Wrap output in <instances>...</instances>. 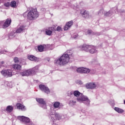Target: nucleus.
<instances>
[{
  "instance_id": "obj_45",
  "label": "nucleus",
  "mask_w": 125,
  "mask_h": 125,
  "mask_svg": "<svg viewBox=\"0 0 125 125\" xmlns=\"http://www.w3.org/2000/svg\"><path fill=\"white\" fill-rule=\"evenodd\" d=\"M80 83H82V82L81 81H80Z\"/></svg>"
},
{
  "instance_id": "obj_32",
  "label": "nucleus",
  "mask_w": 125,
  "mask_h": 125,
  "mask_svg": "<svg viewBox=\"0 0 125 125\" xmlns=\"http://www.w3.org/2000/svg\"><path fill=\"white\" fill-rule=\"evenodd\" d=\"M4 6H6V7H9V6H10V3H9V2H8L7 3H5L4 4Z\"/></svg>"
},
{
  "instance_id": "obj_25",
  "label": "nucleus",
  "mask_w": 125,
  "mask_h": 125,
  "mask_svg": "<svg viewBox=\"0 0 125 125\" xmlns=\"http://www.w3.org/2000/svg\"><path fill=\"white\" fill-rule=\"evenodd\" d=\"M59 106H60V103L59 102H55L53 104V106L56 108H59Z\"/></svg>"
},
{
  "instance_id": "obj_28",
  "label": "nucleus",
  "mask_w": 125,
  "mask_h": 125,
  "mask_svg": "<svg viewBox=\"0 0 125 125\" xmlns=\"http://www.w3.org/2000/svg\"><path fill=\"white\" fill-rule=\"evenodd\" d=\"M104 13V9H101L99 12H98V14L100 16L103 15V14Z\"/></svg>"
},
{
  "instance_id": "obj_29",
  "label": "nucleus",
  "mask_w": 125,
  "mask_h": 125,
  "mask_svg": "<svg viewBox=\"0 0 125 125\" xmlns=\"http://www.w3.org/2000/svg\"><path fill=\"white\" fill-rule=\"evenodd\" d=\"M14 61L16 63H20L21 62H20V60H19V58L18 57H15L14 58Z\"/></svg>"
},
{
  "instance_id": "obj_10",
  "label": "nucleus",
  "mask_w": 125,
  "mask_h": 125,
  "mask_svg": "<svg viewBox=\"0 0 125 125\" xmlns=\"http://www.w3.org/2000/svg\"><path fill=\"white\" fill-rule=\"evenodd\" d=\"M37 102H39L40 104H41V107L43 109H46V103L45 101H44L43 99L38 98L36 99Z\"/></svg>"
},
{
  "instance_id": "obj_9",
  "label": "nucleus",
  "mask_w": 125,
  "mask_h": 125,
  "mask_svg": "<svg viewBox=\"0 0 125 125\" xmlns=\"http://www.w3.org/2000/svg\"><path fill=\"white\" fill-rule=\"evenodd\" d=\"M77 72H78V73L88 74L90 72V69L86 68L80 67L77 69Z\"/></svg>"
},
{
  "instance_id": "obj_2",
  "label": "nucleus",
  "mask_w": 125,
  "mask_h": 125,
  "mask_svg": "<svg viewBox=\"0 0 125 125\" xmlns=\"http://www.w3.org/2000/svg\"><path fill=\"white\" fill-rule=\"evenodd\" d=\"M69 60H70V57L69 54H64L62 55L59 59L56 60L55 62L58 65L60 66H64L66 64L69 62Z\"/></svg>"
},
{
  "instance_id": "obj_30",
  "label": "nucleus",
  "mask_w": 125,
  "mask_h": 125,
  "mask_svg": "<svg viewBox=\"0 0 125 125\" xmlns=\"http://www.w3.org/2000/svg\"><path fill=\"white\" fill-rule=\"evenodd\" d=\"M87 35H94V32L92 31V30H88L87 32Z\"/></svg>"
},
{
  "instance_id": "obj_12",
  "label": "nucleus",
  "mask_w": 125,
  "mask_h": 125,
  "mask_svg": "<svg viewBox=\"0 0 125 125\" xmlns=\"http://www.w3.org/2000/svg\"><path fill=\"white\" fill-rule=\"evenodd\" d=\"M25 30H26V29L25 28L24 25H18V28L16 31V33L17 34H20L21 33L24 32Z\"/></svg>"
},
{
  "instance_id": "obj_16",
  "label": "nucleus",
  "mask_w": 125,
  "mask_h": 125,
  "mask_svg": "<svg viewBox=\"0 0 125 125\" xmlns=\"http://www.w3.org/2000/svg\"><path fill=\"white\" fill-rule=\"evenodd\" d=\"M116 11H114V9H111L108 12H105L104 13V16H111V15H113V13H115Z\"/></svg>"
},
{
  "instance_id": "obj_13",
  "label": "nucleus",
  "mask_w": 125,
  "mask_h": 125,
  "mask_svg": "<svg viewBox=\"0 0 125 125\" xmlns=\"http://www.w3.org/2000/svg\"><path fill=\"white\" fill-rule=\"evenodd\" d=\"M50 116H51V119L53 120V121L54 122V121L56 120H58L59 121L60 120H61V116L59 115L58 113H56L55 114H50Z\"/></svg>"
},
{
  "instance_id": "obj_22",
  "label": "nucleus",
  "mask_w": 125,
  "mask_h": 125,
  "mask_svg": "<svg viewBox=\"0 0 125 125\" xmlns=\"http://www.w3.org/2000/svg\"><path fill=\"white\" fill-rule=\"evenodd\" d=\"M13 68L15 70H21V66L19 64H16L13 65Z\"/></svg>"
},
{
  "instance_id": "obj_3",
  "label": "nucleus",
  "mask_w": 125,
  "mask_h": 125,
  "mask_svg": "<svg viewBox=\"0 0 125 125\" xmlns=\"http://www.w3.org/2000/svg\"><path fill=\"white\" fill-rule=\"evenodd\" d=\"M80 48L82 49V50L86 51V52H89V53L91 54L97 52V49L95 46L83 44L82 46H80Z\"/></svg>"
},
{
  "instance_id": "obj_26",
  "label": "nucleus",
  "mask_w": 125,
  "mask_h": 125,
  "mask_svg": "<svg viewBox=\"0 0 125 125\" xmlns=\"http://www.w3.org/2000/svg\"><path fill=\"white\" fill-rule=\"evenodd\" d=\"M76 101L70 100L69 102V105H70V106H74L76 105Z\"/></svg>"
},
{
  "instance_id": "obj_36",
  "label": "nucleus",
  "mask_w": 125,
  "mask_h": 125,
  "mask_svg": "<svg viewBox=\"0 0 125 125\" xmlns=\"http://www.w3.org/2000/svg\"><path fill=\"white\" fill-rule=\"evenodd\" d=\"M4 52H7V51L5 50H0V54H3Z\"/></svg>"
},
{
  "instance_id": "obj_46",
  "label": "nucleus",
  "mask_w": 125,
  "mask_h": 125,
  "mask_svg": "<svg viewBox=\"0 0 125 125\" xmlns=\"http://www.w3.org/2000/svg\"><path fill=\"white\" fill-rule=\"evenodd\" d=\"M68 51H67V53H68Z\"/></svg>"
},
{
  "instance_id": "obj_38",
  "label": "nucleus",
  "mask_w": 125,
  "mask_h": 125,
  "mask_svg": "<svg viewBox=\"0 0 125 125\" xmlns=\"http://www.w3.org/2000/svg\"><path fill=\"white\" fill-rule=\"evenodd\" d=\"M72 94H74V91H71L68 93V96H70V95H72Z\"/></svg>"
},
{
  "instance_id": "obj_7",
  "label": "nucleus",
  "mask_w": 125,
  "mask_h": 125,
  "mask_svg": "<svg viewBox=\"0 0 125 125\" xmlns=\"http://www.w3.org/2000/svg\"><path fill=\"white\" fill-rule=\"evenodd\" d=\"M85 87L87 89H96V88H98L99 86L98 84L94 83H89L86 84Z\"/></svg>"
},
{
  "instance_id": "obj_33",
  "label": "nucleus",
  "mask_w": 125,
  "mask_h": 125,
  "mask_svg": "<svg viewBox=\"0 0 125 125\" xmlns=\"http://www.w3.org/2000/svg\"><path fill=\"white\" fill-rule=\"evenodd\" d=\"M56 30L58 32H61L62 31V28L60 26H58Z\"/></svg>"
},
{
  "instance_id": "obj_19",
  "label": "nucleus",
  "mask_w": 125,
  "mask_h": 125,
  "mask_svg": "<svg viewBox=\"0 0 125 125\" xmlns=\"http://www.w3.org/2000/svg\"><path fill=\"white\" fill-rule=\"evenodd\" d=\"M17 107L21 111H25V110H26L25 106L19 103L17 104Z\"/></svg>"
},
{
  "instance_id": "obj_35",
  "label": "nucleus",
  "mask_w": 125,
  "mask_h": 125,
  "mask_svg": "<svg viewBox=\"0 0 125 125\" xmlns=\"http://www.w3.org/2000/svg\"><path fill=\"white\" fill-rule=\"evenodd\" d=\"M93 35H95L96 36H100V35H101V33L99 32H94Z\"/></svg>"
},
{
  "instance_id": "obj_44",
  "label": "nucleus",
  "mask_w": 125,
  "mask_h": 125,
  "mask_svg": "<svg viewBox=\"0 0 125 125\" xmlns=\"http://www.w3.org/2000/svg\"><path fill=\"white\" fill-rule=\"evenodd\" d=\"M124 104H125V100H124Z\"/></svg>"
},
{
  "instance_id": "obj_8",
  "label": "nucleus",
  "mask_w": 125,
  "mask_h": 125,
  "mask_svg": "<svg viewBox=\"0 0 125 125\" xmlns=\"http://www.w3.org/2000/svg\"><path fill=\"white\" fill-rule=\"evenodd\" d=\"M1 74L2 76H4V77L8 78V77H11L12 76V70L10 69L2 70L1 71Z\"/></svg>"
},
{
  "instance_id": "obj_15",
  "label": "nucleus",
  "mask_w": 125,
  "mask_h": 125,
  "mask_svg": "<svg viewBox=\"0 0 125 125\" xmlns=\"http://www.w3.org/2000/svg\"><path fill=\"white\" fill-rule=\"evenodd\" d=\"M11 23V20L9 19H7L2 25L3 29H5L7 28V27H9Z\"/></svg>"
},
{
  "instance_id": "obj_6",
  "label": "nucleus",
  "mask_w": 125,
  "mask_h": 125,
  "mask_svg": "<svg viewBox=\"0 0 125 125\" xmlns=\"http://www.w3.org/2000/svg\"><path fill=\"white\" fill-rule=\"evenodd\" d=\"M18 119L19 120V121H21V122H22L23 123V124H25V125H34V123L31 122V121H30V119L28 117H26L23 116H18Z\"/></svg>"
},
{
  "instance_id": "obj_34",
  "label": "nucleus",
  "mask_w": 125,
  "mask_h": 125,
  "mask_svg": "<svg viewBox=\"0 0 125 125\" xmlns=\"http://www.w3.org/2000/svg\"><path fill=\"white\" fill-rule=\"evenodd\" d=\"M9 38L10 39H13V38H14V35H13V33L10 34L9 35Z\"/></svg>"
},
{
  "instance_id": "obj_11",
  "label": "nucleus",
  "mask_w": 125,
  "mask_h": 125,
  "mask_svg": "<svg viewBox=\"0 0 125 125\" xmlns=\"http://www.w3.org/2000/svg\"><path fill=\"white\" fill-rule=\"evenodd\" d=\"M39 88L42 91H44V92H45V93H47V94H48V93L50 92L48 87L43 84L39 85Z\"/></svg>"
},
{
  "instance_id": "obj_37",
  "label": "nucleus",
  "mask_w": 125,
  "mask_h": 125,
  "mask_svg": "<svg viewBox=\"0 0 125 125\" xmlns=\"http://www.w3.org/2000/svg\"><path fill=\"white\" fill-rule=\"evenodd\" d=\"M121 13H122L123 15H125V11L124 10H120Z\"/></svg>"
},
{
  "instance_id": "obj_14",
  "label": "nucleus",
  "mask_w": 125,
  "mask_h": 125,
  "mask_svg": "<svg viewBox=\"0 0 125 125\" xmlns=\"http://www.w3.org/2000/svg\"><path fill=\"white\" fill-rule=\"evenodd\" d=\"M73 21H70L68 22H67L65 25L64 26V31H67V30H69L71 27L73 25Z\"/></svg>"
},
{
  "instance_id": "obj_17",
  "label": "nucleus",
  "mask_w": 125,
  "mask_h": 125,
  "mask_svg": "<svg viewBox=\"0 0 125 125\" xmlns=\"http://www.w3.org/2000/svg\"><path fill=\"white\" fill-rule=\"evenodd\" d=\"M28 59L31 61H35V62H38L39 61V59L38 58H36V57L32 55L28 56Z\"/></svg>"
},
{
  "instance_id": "obj_1",
  "label": "nucleus",
  "mask_w": 125,
  "mask_h": 125,
  "mask_svg": "<svg viewBox=\"0 0 125 125\" xmlns=\"http://www.w3.org/2000/svg\"><path fill=\"white\" fill-rule=\"evenodd\" d=\"M74 95L77 97L76 99L78 102H79L80 103H83L85 105L89 106L90 101L88 99L87 97L83 95V94L81 93V92L78 90L74 91Z\"/></svg>"
},
{
  "instance_id": "obj_31",
  "label": "nucleus",
  "mask_w": 125,
  "mask_h": 125,
  "mask_svg": "<svg viewBox=\"0 0 125 125\" xmlns=\"http://www.w3.org/2000/svg\"><path fill=\"white\" fill-rule=\"evenodd\" d=\"M109 104H110V105H115V102H114V100H111L108 101Z\"/></svg>"
},
{
  "instance_id": "obj_41",
  "label": "nucleus",
  "mask_w": 125,
  "mask_h": 125,
  "mask_svg": "<svg viewBox=\"0 0 125 125\" xmlns=\"http://www.w3.org/2000/svg\"><path fill=\"white\" fill-rule=\"evenodd\" d=\"M6 83L7 86H10V85H9V82H6Z\"/></svg>"
},
{
  "instance_id": "obj_40",
  "label": "nucleus",
  "mask_w": 125,
  "mask_h": 125,
  "mask_svg": "<svg viewBox=\"0 0 125 125\" xmlns=\"http://www.w3.org/2000/svg\"><path fill=\"white\" fill-rule=\"evenodd\" d=\"M78 38V35H75L73 36V39H77Z\"/></svg>"
},
{
  "instance_id": "obj_4",
  "label": "nucleus",
  "mask_w": 125,
  "mask_h": 125,
  "mask_svg": "<svg viewBox=\"0 0 125 125\" xmlns=\"http://www.w3.org/2000/svg\"><path fill=\"white\" fill-rule=\"evenodd\" d=\"M38 71H39V66H35L32 69H28L22 71L20 73V75H21V76H22V77H25L26 76L28 77L29 76L36 75V73H37V72H38Z\"/></svg>"
},
{
  "instance_id": "obj_21",
  "label": "nucleus",
  "mask_w": 125,
  "mask_h": 125,
  "mask_svg": "<svg viewBox=\"0 0 125 125\" xmlns=\"http://www.w3.org/2000/svg\"><path fill=\"white\" fill-rule=\"evenodd\" d=\"M114 110L119 114H123V113L125 112V111L123 109H122V108H120L119 107H114Z\"/></svg>"
},
{
  "instance_id": "obj_18",
  "label": "nucleus",
  "mask_w": 125,
  "mask_h": 125,
  "mask_svg": "<svg viewBox=\"0 0 125 125\" xmlns=\"http://www.w3.org/2000/svg\"><path fill=\"white\" fill-rule=\"evenodd\" d=\"M53 30H54V27H50L48 29H46L45 31L46 35H47V36H51Z\"/></svg>"
},
{
  "instance_id": "obj_24",
  "label": "nucleus",
  "mask_w": 125,
  "mask_h": 125,
  "mask_svg": "<svg viewBox=\"0 0 125 125\" xmlns=\"http://www.w3.org/2000/svg\"><path fill=\"white\" fill-rule=\"evenodd\" d=\"M44 48V47H43L42 45H40L38 47V49L39 51H40V52H42V51H43Z\"/></svg>"
},
{
  "instance_id": "obj_39",
  "label": "nucleus",
  "mask_w": 125,
  "mask_h": 125,
  "mask_svg": "<svg viewBox=\"0 0 125 125\" xmlns=\"http://www.w3.org/2000/svg\"><path fill=\"white\" fill-rule=\"evenodd\" d=\"M3 64H4V62L2 61V62L0 63V67H1V65H3Z\"/></svg>"
},
{
  "instance_id": "obj_23",
  "label": "nucleus",
  "mask_w": 125,
  "mask_h": 125,
  "mask_svg": "<svg viewBox=\"0 0 125 125\" xmlns=\"http://www.w3.org/2000/svg\"><path fill=\"white\" fill-rule=\"evenodd\" d=\"M13 110V107L11 105H8L7 107L6 111L7 112H9V113H11Z\"/></svg>"
},
{
  "instance_id": "obj_27",
  "label": "nucleus",
  "mask_w": 125,
  "mask_h": 125,
  "mask_svg": "<svg viewBox=\"0 0 125 125\" xmlns=\"http://www.w3.org/2000/svg\"><path fill=\"white\" fill-rule=\"evenodd\" d=\"M10 5L12 7H15L16 6V1H12L11 2Z\"/></svg>"
},
{
  "instance_id": "obj_43",
  "label": "nucleus",
  "mask_w": 125,
  "mask_h": 125,
  "mask_svg": "<svg viewBox=\"0 0 125 125\" xmlns=\"http://www.w3.org/2000/svg\"><path fill=\"white\" fill-rule=\"evenodd\" d=\"M25 13H27V12H25L24 14H23V16H25Z\"/></svg>"
},
{
  "instance_id": "obj_42",
  "label": "nucleus",
  "mask_w": 125,
  "mask_h": 125,
  "mask_svg": "<svg viewBox=\"0 0 125 125\" xmlns=\"http://www.w3.org/2000/svg\"><path fill=\"white\" fill-rule=\"evenodd\" d=\"M115 10L116 11H118V8H116Z\"/></svg>"
},
{
  "instance_id": "obj_5",
  "label": "nucleus",
  "mask_w": 125,
  "mask_h": 125,
  "mask_svg": "<svg viewBox=\"0 0 125 125\" xmlns=\"http://www.w3.org/2000/svg\"><path fill=\"white\" fill-rule=\"evenodd\" d=\"M39 17V12L35 9H31L27 13V18L28 20H34Z\"/></svg>"
},
{
  "instance_id": "obj_20",
  "label": "nucleus",
  "mask_w": 125,
  "mask_h": 125,
  "mask_svg": "<svg viewBox=\"0 0 125 125\" xmlns=\"http://www.w3.org/2000/svg\"><path fill=\"white\" fill-rule=\"evenodd\" d=\"M81 14L82 15L83 17L84 18H87L89 16V13L86 11H84L83 12H81Z\"/></svg>"
}]
</instances>
